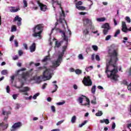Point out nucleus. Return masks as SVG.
I'll list each match as a JSON object with an SVG mask.
<instances>
[{
  "instance_id": "f257e3e1",
  "label": "nucleus",
  "mask_w": 131,
  "mask_h": 131,
  "mask_svg": "<svg viewBox=\"0 0 131 131\" xmlns=\"http://www.w3.org/2000/svg\"><path fill=\"white\" fill-rule=\"evenodd\" d=\"M108 56L110 60L106 62L105 73L108 78H111L115 81L118 80V76L116 73L118 72L117 70V61H118V53L116 50L108 49Z\"/></svg>"
},
{
  "instance_id": "f03ea898",
  "label": "nucleus",
  "mask_w": 131,
  "mask_h": 131,
  "mask_svg": "<svg viewBox=\"0 0 131 131\" xmlns=\"http://www.w3.org/2000/svg\"><path fill=\"white\" fill-rule=\"evenodd\" d=\"M26 68H22L20 70H18L17 72V75H18V80L21 82L20 86L17 87V89H21L23 88L24 85V81L27 80V77L29 75V73L28 72H23L21 74H19L21 71H25Z\"/></svg>"
},
{
  "instance_id": "7ed1b4c3",
  "label": "nucleus",
  "mask_w": 131,
  "mask_h": 131,
  "mask_svg": "<svg viewBox=\"0 0 131 131\" xmlns=\"http://www.w3.org/2000/svg\"><path fill=\"white\" fill-rule=\"evenodd\" d=\"M43 27L45 26L43 24H38L34 26L32 28L33 34L32 36L33 37H39L41 38V34H42V31H43Z\"/></svg>"
},
{
  "instance_id": "20e7f679",
  "label": "nucleus",
  "mask_w": 131,
  "mask_h": 131,
  "mask_svg": "<svg viewBox=\"0 0 131 131\" xmlns=\"http://www.w3.org/2000/svg\"><path fill=\"white\" fill-rule=\"evenodd\" d=\"M82 21L83 26H88V25H89L90 29H92V30H95V27L93 26V21H92V19L84 17L82 18Z\"/></svg>"
},
{
  "instance_id": "39448f33",
  "label": "nucleus",
  "mask_w": 131,
  "mask_h": 131,
  "mask_svg": "<svg viewBox=\"0 0 131 131\" xmlns=\"http://www.w3.org/2000/svg\"><path fill=\"white\" fill-rule=\"evenodd\" d=\"M63 57L60 55H58V58L56 61L53 62V65L52 66H50V68H57V67L60 66Z\"/></svg>"
},
{
  "instance_id": "423d86ee",
  "label": "nucleus",
  "mask_w": 131,
  "mask_h": 131,
  "mask_svg": "<svg viewBox=\"0 0 131 131\" xmlns=\"http://www.w3.org/2000/svg\"><path fill=\"white\" fill-rule=\"evenodd\" d=\"M82 83H83L84 85H85L86 86H90L93 84V82L91 79V77L89 76H87V77H84L82 80Z\"/></svg>"
},
{
  "instance_id": "0eeeda50",
  "label": "nucleus",
  "mask_w": 131,
  "mask_h": 131,
  "mask_svg": "<svg viewBox=\"0 0 131 131\" xmlns=\"http://www.w3.org/2000/svg\"><path fill=\"white\" fill-rule=\"evenodd\" d=\"M58 30L59 32H60V33H61V36L62 37H63V40H64L66 41H68V37L67 36H66V34H65V32L62 30H61V29H56V28H54L53 29H52L51 30V33H53V31H54V30Z\"/></svg>"
},
{
  "instance_id": "6e6552de",
  "label": "nucleus",
  "mask_w": 131,
  "mask_h": 131,
  "mask_svg": "<svg viewBox=\"0 0 131 131\" xmlns=\"http://www.w3.org/2000/svg\"><path fill=\"white\" fill-rule=\"evenodd\" d=\"M43 80H49L50 79V69H46L43 73Z\"/></svg>"
},
{
  "instance_id": "1a4fd4ad",
  "label": "nucleus",
  "mask_w": 131,
  "mask_h": 131,
  "mask_svg": "<svg viewBox=\"0 0 131 131\" xmlns=\"http://www.w3.org/2000/svg\"><path fill=\"white\" fill-rule=\"evenodd\" d=\"M22 126V123L18 122L14 123L11 128L10 129L11 131H16L17 128H19V127H21Z\"/></svg>"
},
{
  "instance_id": "9d476101",
  "label": "nucleus",
  "mask_w": 131,
  "mask_h": 131,
  "mask_svg": "<svg viewBox=\"0 0 131 131\" xmlns=\"http://www.w3.org/2000/svg\"><path fill=\"white\" fill-rule=\"evenodd\" d=\"M52 4L53 5V8H55V7H54V4H56V5L59 6L60 9H61V14L62 15L63 17H65V12L63 10H62V7H61V3H59V2L57 1L56 0H52Z\"/></svg>"
},
{
  "instance_id": "9b49d317",
  "label": "nucleus",
  "mask_w": 131,
  "mask_h": 131,
  "mask_svg": "<svg viewBox=\"0 0 131 131\" xmlns=\"http://www.w3.org/2000/svg\"><path fill=\"white\" fill-rule=\"evenodd\" d=\"M17 21V26H21L22 25V18L19 17V15H16L13 19V22Z\"/></svg>"
},
{
  "instance_id": "f8f14e48",
  "label": "nucleus",
  "mask_w": 131,
  "mask_h": 131,
  "mask_svg": "<svg viewBox=\"0 0 131 131\" xmlns=\"http://www.w3.org/2000/svg\"><path fill=\"white\" fill-rule=\"evenodd\" d=\"M37 4L38 5L39 7L40 8V10L43 11V12H46L47 10V6L43 5L42 3H40L39 1H37Z\"/></svg>"
},
{
  "instance_id": "ddd939ff",
  "label": "nucleus",
  "mask_w": 131,
  "mask_h": 131,
  "mask_svg": "<svg viewBox=\"0 0 131 131\" xmlns=\"http://www.w3.org/2000/svg\"><path fill=\"white\" fill-rule=\"evenodd\" d=\"M2 114H3V115H6L4 119V121H6V120H8L9 115L11 114V112H6V111L3 110Z\"/></svg>"
},
{
  "instance_id": "4468645a",
  "label": "nucleus",
  "mask_w": 131,
  "mask_h": 131,
  "mask_svg": "<svg viewBox=\"0 0 131 131\" xmlns=\"http://www.w3.org/2000/svg\"><path fill=\"white\" fill-rule=\"evenodd\" d=\"M82 97H83V98H85V99H86V102H87V103H85V104H81V105L82 106H89L88 107H90V99L88 98V97H86V96H84V95H82Z\"/></svg>"
},
{
  "instance_id": "2eb2a0df",
  "label": "nucleus",
  "mask_w": 131,
  "mask_h": 131,
  "mask_svg": "<svg viewBox=\"0 0 131 131\" xmlns=\"http://www.w3.org/2000/svg\"><path fill=\"white\" fill-rule=\"evenodd\" d=\"M35 49H36V46L35 43H33L32 45L30 47V50L31 53H33V52H35Z\"/></svg>"
},
{
  "instance_id": "dca6fc26",
  "label": "nucleus",
  "mask_w": 131,
  "mask_h": 131,
  "mask_svg": "<svg viewBox=\"0 0 131 131\" xmlns=\"http://www.w3.org/2000/svg\"><path fill=\"white\" fill-rule=\"evenodd\" d=\"M11 9L10 10V11L11 13H16V12H18V11H19L20 10V8H16V7H11Z\"/></svg>"
},
{
  "instance_id": "f3484780",
  "label": "nucleus",
  "mask_w": 131,
  "mask_h": 131,
  "mask_svg": "<svg viewBox=\"0 0 131 131\" xmlns=\"http://www.w3.org/2000/svg\"><path fill=\"white\" fill-rule=\"evenodd\" d=\"M66 49H67V46H63L62 47V51L61 52L58 56H60V57H62L63 58L64 56V53H65V51H66Z\"/></svg>"
},
{
  "instance_id": "a211bd4d",
  "label": "nucleus",
  "mask_w": 131,
  "mask_h": 131,
  "mask_svg": "<svg viewBox=\"0 0 131 131\" xmlns=\"http://www.w3.org/2000/svg\"><path fill=\"white\" fill-rule=\"evenodd\" d=\"M0 126H3V129H7L9 126V124H6L5 125V123L3 122L2 123H0Z\"/></svg>"
},
{
  "instance_id": "6ab92c4d",
  "label": "nucleus",
  "mask_w": 131,
  "mask_h": 131,
  "mask_svg": "<svg viewBox=\"0 0 131 131\" xmlns=\"http://www.w3.org/2000/svg\"><path fill=\"white\" fill-rule=\"evenodd\" d=\"M102 28H104V29H111L110 25L107 23L102 26Z\"/></svg>"
},
{
  "instance_id": "aec40b11",
  "label": "nucleus",
  "mask_w": 131,
  "mask_h": 131,
  "mask_svg": "<svg viewBox=\"0 0 131 131\" xmlns=\"http://www.w3.org/2000/svg\"><path fill=\"white\" fill-rule=\"evenodd\" d=\"M29 91V88L28 86L24 87V89H20L19 93H26V92H28Z\"/></svg>"
},
{
  "instance_id": "412c9836",
  "label": "nucleus",
  "mask_w": 131,
  "mask_h": 131,
  "mask_svg": "<svg viewBox=\"0 0 131 131\" xmlns=\"http://www.w3.org/2000/svg\"><path fill=\"white\" fill-rule=\"evenodd\" d=\"M63 42V41H60V42H58V41H55V47L56 48H60L61 46H62V43Z\"/></svg>"
},
{
  "instance_id": "4be33fe9",
  "label": "nucleus",
  "mask_w": 131,
  "mask_h": 131,
  "mask_svg": "<svg viewBox=\"0 0 131 131\" xmlns=\"http://www.w3.org/2000/svg\"><path fill=\"white\" fill-rule=\"evenodd\" d=\"M83 33L85 35H88L90 34V29L89 28H85L84 30H83Z\"/></svg>"
},
{
  "instance_id": "5701e85b",
  "label": "nucleus",
  "mask_w": 131,
  "mask_h": 131,
  "mask_svg": "<svg viewBox=\"0 0 131 131\" xmlns=\"http://www.w3.org/2000/svg\"><path fill=\"white\" fill-rule=\"evenodd\" d=\"M122 31H123V32H125V33H127L128 31L127 27H122Z\"/></svg>"
},
{
  "instance_id": "b1692460",
  "label": "nucleus",
  "mask_w": 131,
  "mask_h": 131,
  "mask_svg": "<svg viewBox=\"0 0 131 131\" xmlns=\"http://www.w3.org/2000/svg\"><path fill=\"white\" fill-rule=\"evenodd\" d=\"M91 92H92V94H93L94 95H95V94H96V85H94L92 86V88L91 89Z\"/></svg>"
},
{
  "instance_id": "393cba45",
  "label": "nucleus",
  "mask_w": 131,
  "mask_h": 131,
  "mask_svg": "<svg viewBox=\"0 0 131 131\" xmlns=\"http://www.w3.org/2000/svg\"><path fill=\"white\" fill-rule=\"evenodd\" d=\"M49 59H50V54H48V56H46L44 59H43L42 60V62H47L48 61V60H49Z\"/></svg>"
},
{
  "instance_id": "a878e982",
  "label": "nucleus",
  "mask_w": 131,
  "mask_h": 131,
  "mask_svg": "<svg viewBox=\"0 0 131 131\" xmlns=\"http://www.w3.org/2000/svg\"><path fill=\"white\" fill-rule=\"evenodd\" d=\"M72 123H75V121H76V116H73L71 120Z\"/></svg>"
},
{
  "instance_id": "bb28decb",
  "label": "nucleus",
  "mask_w": 131,
  "mask_h": 131,
  "mask_svg": "<svg viewBox=\"0 0 131 131\" xmlns=\"http://www.w3.org/2000/svg\"><path fill=\"white\" fill-rule=\"evenodd\" d=\"M8 70H3L1 72V74L2 75H7L8 74Z\"/></svg>"
},
{
  "instance_id": "cd10ccee",
  "label": "nucleus",
  "mask_w": 131,
  "mask_h": 131,
  "mask_svg": "<svg viewBox=\"0 0 131 131\" xmlns=\"http://www.w3.org/2000/svg\"><path fill=\"white\" fill-rule=\"evenodd\" d=\"M109 30H110V29H104L103 30V33L104 35H107V34H108V32Z\"/></svg>"
},
{
  "instance_id": "c85d7f7f",
  "label": "nucleus",
  "mask_w": 131,
  "mask_h": 131,
  "mask_svg": "<svg viewBox=\"0 0 131 131\" xmlns=\"http://www.w3.org/2000/svg\"><path fill=\"white\" fill-rule=\"evenodd\" d=\"M17 31V27H16V26L13 25L12 26L11 28V32H14Z\"/></svg>"
},
{
  "instance_id": "c756f323",
  "label": "nucleus",
  "mask_w": 131,
  "mask_h": 131,
  "mask_svg": "<svg viewBox=\"0 0 131 131\" xmlns=\"http://www.w3.org/2000/svg\"><path fill=\"white\" fill-rule=\"evenodd\" d=\"M103 115V112L101 111H98L97 113H96V116H102Z\"/></svg>"
},
{
  "instance_id": "7c9ffc66",
  "label": "nucleus",
  "mask_w": 131,
  "mask_h": 131,
  "mask_svg": "<svg viewBox=\"0 0 131 131\" xmlns=\"http://www.w3.org/2000/svg\"><path fill=\"white\" fill-rule=\"evenodd\" d=\"M121 84H124V85H128V82L126 80H123L122 82H121Z\"/></svg>"
},
{
  "instance_id": "2f4dec72",
  "label": "nucleus",
  "mask_w": 131,
  "mask_h": 131,
  "mask_svg": "<svg viewBox=\"0 0 131 131\" xmlns=\"http://www.w3.org/2000/svg\"><path fill=\"white\" fill-rule=\"evenodd\" d=\"M97 20L99 22H104V21H105V20H106V18H105V17L98 18H97Z\"/></svg>"
},
{
  "instance_id": "473e14b6",
  "label": "nucleus",
  "mask_w": 131,
  "mask_h": 131,
  "mask_svg": "<svg viewBox=\"0 0 131 131\" xmlns=\"http://www.w3.org/2000/svg\"><path fill=\"white\" fill-rule=\"evenodd\" d=\"M77 9L81 11H84V10H85V7L83 6H77Z\"/></svg>"
},
{
  "instance_id": "72a5a7b5",
  "label": "nucleus",
  "mask_w": 131,
  "mask_h": 131,
  "mask_svg": "<svg viewBox=\"0 0 131 131\" xmlns=\"http://www.w3.org/2000/svg\"><path fill=\"white\" fill-rule=\"evenodd\" d=\"M75 72L76 74H78V75L81 74V73H82V72L81 71V70L79 69H76L75 71Z\"/></svg>"
},
{
  "instance_id": "f704fd0d",
  "label": "nucleus",
  "mask_w": 131,
  "mask_h": 131,
  "mask_svg": "<svg viewBox=\"0 0 131 131\" xmlns=\"http://www.w3.org/2000/svg\"><path fill=\"white\" fill-rule=\"evenodd\" d=\"M120 33V30H119V29L117 30L114 35L115 37H117V36H118V34H119Z\"/></svg>"
},
{
  "instance_id": "c9c22d12",
  "label": "nucleus",
  "mask_w": 131,
  "mask_h": 131,
  "mask_svg": "<svg viewBox=\"0 0 131 131\" xmlns=\"http://www.w3.org/2000/svg\"><path fill=\"white\" fill-rule=\"evenodd\" d=\"M78 101L80 104H82V102H83V97H79L78 98Z\"/></svg>"
},
{
  "instance_id": "e433bc0d",
  "label": "nucleus",
  "mask_w": 131,
  "mask_h": 131,
  "mask_svg": "<svg viewBox=\"0 0 131 131\" xmlns=\"http://www.w3.org/2000/svg\"><path fill=\"white\" fill-rule=\"evenodd\" d=\"M24 8H27L28 4L26 0H23Z\"/></svg>"
},
{
  "instance_id": "4c0bfd02",
  "label": "nucleus",
  "mask_w": 131,
  "mask_h": 131,
  "mask_svg": "<svg viewBox=\"0 0 131 131\" xmlns=\"http://www.w3.org/2000/svg\"><path fill=\"white\" fill-rule=\"evenodd\" d=\"M36 81L37 83H40V82H41V77L39 76L37 77Z\"/></svg>"
},
{
  "instance_id": "58836bf2",
  "label": "nucleus",
  "mask_w": 131,
  "mask_h": 131,
  "mask_svg": "<svg viewBox=\"0 0 131 131\" xmlns=\"http://www.w3.org/2000/svg\"><path fill=\"white\" fill-rule=\"evenodd\" d=\"M93 68H94V67L93 66H90V67H86L85 68V70H86V71H87V72H89V70H91V69H93Z\"/></svg>"
},
{
  "instance_id": "ea45409f",
  "label": "nucleus",
  "mask_w": 131,
  "mask_h": 131,
  "mask_svg": "<svg viewBox=\"0 0 131 131\" xmlns=\"http://www.w3.org/2000/svg\"><path fill=\"white\" fill-rule=\"evenodd\" d=\"M81 5H82V2L79 1L76 3V7L77 8V7H79L78 6H81Z\"/></svg>"
},
{
  "instance_id": "a19ab883",
  "label": "nucleus",
  "mask_w": 131,
  "mask_h": 131,
  "mask_svg": "<svg viewBox=\"0 0 131 131\" xmlns=\"http://www.w3.org/2000/svg\"><path fill=\"white\" fill-rule=\"evenodd\" d=\"M88 122V121L85 120L83 123L79 125L80 127H82L83 125H85V124Z\"/></svg>"
},
{
  "instance_id": "79ce46f5",
  "label": "nucleus",
  "mask_w": 131,
  "mask_h": 131,
  "mask_svg": "<svg viewBox=\"0 0 131 131\" xmlns=\"http://www.w3.org/2000/svg\"><path fill=\"white\" fill-rule=\"evenodd\" d=\"M54 86H55V89L52 91L51 92V93H55V92H56L57 91V90H58V85H57V84H54Z\"/></svg>"
},
{
  "instance_id": "37998d69",
  "label": "nucleus",
  "mask_w": 131,
  "mask_h": 131,
  "mask_svg": "<svg viewBox=\"0 0 131 131\" xmlns=\"http://www.w3.org/2000/svg\"><path fill=\"white\" fill-rule=\"evenodd\" d=\"M51 111H52L53 113H55V112H56V107H55V106H51Z\"/></svg>"
},
{
  "instance_id": "c03bdc74",
  "label": "nucleus",
  "mask_w": 131,
  "mask_h": 131,
  "mask_svg": "<svg viewBox=\"0 0 131 131\" xmlns=\"http://www.w3.org/2000/svg\"><path fill=\"white\" fill-rule=\"evenodd\" d=\"M38 96H39V93H36L33 96V99H34V100H36V98H37Z\"/></svg>"
},
{
  "instance_id": "a18cd8bd",
  "label": "nucleus",
  "mask_w": 131,
  "mask_h": 131,
  "mask_svg": "<svg viewBox=\"0 0 131 131\" xmlns=\"http://www.w3.org/2000/svg\"><path fill=\"white\" fill-rule=\"evenodd\" d=\"M112 37V36L111 35H108L105 37V40H109Z\"/></svg>"
},
{
  "instance_id": "49530a36",
  "label": "nucleus",
  "mask_w": 131,
  "mask_h": 131,
  "mask_svg": "<svg viewBox=\"0 0 131 131\" xmlns=\"http://www.w3.org/2000/svg\"><path fill=\"white\" fill-rule=\"evenodd\" d=\"M14 45L16 48H18L19 47V43L18 42V41H17V40H14Z\"/></svg>"
},
{
  "instance_id": "de8ad7c7",
  "label": "nucleus",
  "mask_w": 131,
  "mask_h": 131,
  "mask_svg": "<svg viewBox=\"0 0 131 131\" xmlns=\"http://www.w3.org/2000/svg\"><path fill=\"white\" fill-rule=\"evenodd\" d=\"M125 20L128 22V23H130V18H129V17L126 16L125 17Z\"/></svg>"
},
{
  "instance_id": "09e8293b",
  "label": "nucleus",
  "mask_w": 131,
  "mask_h": 131,
  "mask_svg": "<svg viewBox=\"0 0 131 131\" xmlns=\"http://www.w3.org/2000/svg\"><path fill=\"white\" fill-rule=\"evenodd\" d=\"M92 48L93 49L94 51H98V46H92Z\"/></svg>"
},
{
  "instance_id": "8fccbe9b",
  "label": "nucleus",
  "mask_w": 131,
  "mask_h": 131,
  "mask_svg": "<svg viewBox=\"0 0 131 131\" xmlns=\"http://www.w3.org/2000/svg\"><path fill=\"white\" fill-rule=\"evenodd\" d=\"M63 122L64 120L59 121L56 123V125H60V124H62V123H63Z\"/></svg>"
},
{
  "instance_id": "3c124183",
  "label": "nucleus",
  "mask_w": 131,
  "mask_h": 131,
  "mask_svg": "<svg viewBox=\"0 0 131 131\" xmlns=\"http://www.w3.org/2000/svg\"><path fill=\"white\" fill-rule=\"evenodd\" d=\"M64 104H65V101L58 102L57 103V105H58L59 106H61V105H64Z\"/></svg>"
},
{
  "instance_id": "603ef678",
  "label": "nucleus",
  "mask_w": 131,
  "mask_h": 131,
  "mask_svg": "<svg viewBox=\"0 0 131 131\" xmlns=\"http://www.w3.org/2000/svg\"><path fill=\"white\" fill-rule=\"evenodd\" d=\"M95 59L97 61H100V56L98 55H96L95 56Z\"/></svg>"
},
{
  "instance_id": "864d4df0",
  "label": "nucleus",
  "mask_w": 131,
  "mask_h": 131,
  "mask_svg": "<svg viewBox=\"0 0 131 131\" xmlns=\"http://www.w3.org/2000/svg\"><path fill=\"white\" fill-rule=\"evenodd\" d=\"M12 97L14 100H16V99H17V98L18 97V94H14L12 95Z\"/></svg>"
},
{
  "instance_id": "5fc2aeb1",
  "label": "nucleus",
  "mask_w": 131,
  "mask_h": 131,
  "mask_svg": "<svg viewBox=\"0 0 131 131\" xmlns=\"http://www.w3.org/2000/svg\"><path fill=\"white\" fill-rule=\"evenodd\" d=\"M23 46H24L25 50H28V47L27 44H26V43H24Z\"/></svg>"
},
{
  "instance_id": "6e6d98bb",
  "label": "nucleus",
  "mask_w": 131,
  "mask_h": 131,
  "mask_svg": "<svg viewBox=\"0 0 131 131\" xmlns=\"http://www.w3.org/2000/svg\"><path fill=\"white\" fill-rule=\"evenodd\" d=\"M78 58L79 59H80V60H82L83 59V56H82V54H79L78 55Z\"/></svg>"
},
{
  "instance_id": "4d7b16f0",
  "label": "nucleus",
  "mask_w": 131,
  "mask_h": 131,
  "mask_svg": "<svg viewBox=\"0 0 131 131\" xmlns=\"http://www.w3.org/2000/svg\"><path fill=\"white\" fill-rule=\"evenodd\" d=\"M104 122L105 123V124H109V119H104Z\"/></svg>"
},
{
  "instance_id": "13d9d810",
  "label": "nucleus",
  "mask_w": 131,
  "mask_h": 131,
  "mask_svg": "<svg viewBox=\"0 0 131 131\" xmlns=\"http://www.w3.org/2000/svg\"><path fill=\"white\" fill-rule=\"evenodd\" d=\"M59 22L60 23H63V22L66 23V20H65V19H62V18H59Z\"/></svg>"
},
{
  "instance_id": "bf43d9fd",
  "label": "nucleus",
  "mask_w": 131,
  "mask_h": 131,
  "mask_svg": "<svg viewBox=\"0 0 131 131\" xmlns=\"http://www.w3.org/2000/svg\"><path fill=\"white\" fill-rule=\"evenodd\" d=\"M122 27H126V24L124 21L122 22Z\"/></svg>"
},
{
  "instance_id": "052dcab7",
  "label": "nucleus",
  "mask_w": 131,
  "mask_h": 131,
  "mask_svg": "<svg viewBox=\"0 0 131 131\" xmlns=\"http://www.w3.org/2000/svg\"><path fill=\"white\" fill-rule=\"evenodd\" d=\"M7 93H10V86L8 85L6 87Z\"/></svg>"
},
{
  "instance_id": "680f3d73",
  "label": "nucleus",
  "mask_w": 131,
  "mask_h": 131,
  "mask_svg": "<svg viewBox=\"0 0 131 131\" xmlns=\"http://www.w3.org/2000/svg\"><path fill=\"white\" fill-rule=\"evenodd\" d=\"M18 54H19V56H22V55H23V51H22L21 50H19Z\"/></svg>"
},
{
  "instance_id": "e2e57ef3",
  "label": "nucleus",
  "mask_w": 131,
  "mask_h": 131,
  "mask_svg": "<svg viewBox=\"0 0 131 131\" xmlns=\"http://www.w3.org/2000/svg\"><path fill=\"white\" fill-rule=\"evenodd\" d=\"M116 126V125L115 124V123L114 122L112 126V129H114V128H115Z\"/></svg>"
},
{
  "instance_id": "0e129e2a",
  "label": "nucleus",
  "mask_w": 131,
  "mask_h": 131,
  "mask_svg": "<svg viewBox=\"0 0 131 131\" xmlns=\"http://www.w3.org/2000/svg\"><path fill=\"white\" fill-rule=\"evenodd\" d=\"M91 103H92V104H93V105H96V104H97V101H96V100H92V101H91Z\"/></svg>"
},
{
  "instance_id": "69168bd1",
  "label": "nucleus",
  "mask_w": 131,
  "mask_h": 131,
  "mask_svg": "<svg viewBox=\"0 0 131 131\" xmlns=\"http://www.w3.org/2000/svg\"><path fill=\"white\" fill-rule=\"evenodd\" d=\"M127 128H128V129H130V131H131V129H130V127H131V123L128 124L127 125Z\"/></svg>"
},
{
  "instance_id": "338daca9",
  "label": "nucleus",
  "mask_w": 131,
  "mask_h": 131,
  "mask_svg": "<svg viewBox=\"0 0 131 131\" xmlns=\"http://www.w3.org/2000/svg\"><path fill=\"white\" fill-rule=\"evenodd\" d=\"M14 37H15L14 35H12V36L10 37V41H12L14 39Z\"/></svg>"
},
{
  "instance_id": "774afa93",
  "label": "nucleus",
  "mask_w": 131,
  "mask_h": 131,
  "mask_svg": "<svg viewBox=\"0 0 131 131\" xmlns=\"http://www.w3.org/2000/svg\"><path fill=\"white\" fill-rule=\"evenodd\" d=\"M114 23L115 26H116L117 25V21H116V19H115V18H114Z\"/></svg>"
}]
</instances>
